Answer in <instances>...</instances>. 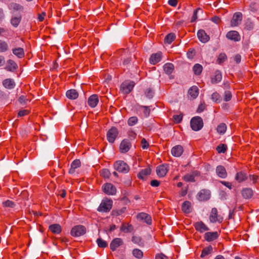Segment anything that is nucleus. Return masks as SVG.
Masks as SVG:
<instances>
[{"label": "nucleus", "instance_id": "f257e3e1", "mask_svg": "<svg viewBox=\"0 0 259 259\" xmlns=\"http://www.w3.org/2000/svg\"><path fill=\"white\" fill-rule=\"evenodd\" d=\"M113 205V201L111 199L104 198L101 201L97 210L101 212H108L110 211Z\"/></svg>", "mask_w": 259, "mask_h": 259}, {"label": "nucleus", "instance_id": "f03ea898", "mask_svg": "<svg viewBox=\"0 0 259 259\" xmlns=\"http://www.w3.org/2000/svg\"><path fill=\"white\" fill-rule=\"evenodd\" d=\"M86 228L81 225L74 226L71 230L70 234L72 236L77 237L84 235L86 233Z\"/></svg>", "mask_w": 259, "mask_h": 259}, {"label": "nucleus", "instance_id": "7ed1b4c3", "mask_svg": "<svg viewBox=\"0 0 259 259\" xmlns=\"http://www.w3.org/2000/svg\"><path fill=\"white\" fill-rule=\"evenodd\" d=\"M114 168L119 172L126 174L130 170L129 166L123 161L118 160L114 162Z\"/></svg>", "mask_w": 259, "mask_h": 259}, {"label": "nucleus", "instance_id": "20e7f679", "mask_svg": "<svg viewBox=\"0 0 259 259\" xmlns=\"http://www.w3.org/2000/svg\"><path fill=\"white\" fill-rule=\"evenodd\" d=\"M190 124L191 128L195 131H199L203 126L202 119L199 116L193 117L191 120Z\"/></svg>", "mask_w": 259, "mask_h": 259}, {"label": "nucleus", "instance_id": "39448f33", "mask_svg": "<svg viewBox=\"0 0 259 259\" xmlns=\"http://www.w3.org/2000/svg\"><path fill=\"white\" fill-rule=\"evenodd\" d=\"M135 83L133 81H125L120 86V91L124 94H129L133 89Z\"/></svg>", "mask_w": 259, "mask_h": 259}, {"label": "nucleus", "instance_id": "423d86ee", "mask_svg": "<svg viewBox=\"0 0 259 259\" xmlns=\"http://www.w3.org/2000/svg\"><path fill=\"white\" fill-rule=\"evenodd\" d=\"M209 221L212 223L218 222L221 223L223 221V218L218 214V210L216 208H212L209 215Z\"/></svg>", "mask_w": 259, "mask_h": 259}, {"label": "nucleus", "instance_id": "0eeeda50", "mask_svg": "<svg viewBox=\"0 0 259 259\" xmlns=\"http://www.w3.org/2000/svg\"><path fill=\"white\" fill-rule=\"evenodd\" d=\"M103 192L108 195H113L116 193V187L111 183H106L102 186Z\"/></svg>", "mask_w": 259, "mask_h": 259}, {"label": "nucleus", "instance_id": "6e6552de", "mask_svg": "<svg viewBox=\"0 0 259 259\" xmlns=\"http://www.w3.org/2000/svg\"><path fill=\"white\" fill-rule=\"evenodd\" d=\"M118 134V131L115 127H112L107 132V139L109 142L114 143Z\"/></svg>", "mask_w": 259, "mask_h": 259}, {"label": "nucleus", "instance_id": "1a4fd4ad", "mask_svg": "<svg viewBox=\"0 0 259 259\" xmlns=\"http://www.w3.org/2000/svg\"><path fill=\"white\" fill-rule=\"evenodd\" d=\"M168 170V164H163L157 167L156 173L159 177H164L167 173Z\"/></svg>", "mask_w": 259, "mask_h": 259}, {"label": "nucleus", "instance_id": "9d476101", "mask_svg": "<svg viewBox=\"0 0 259 259\" xmlns=\"http://www.w3.org/2000/svg\"><path fill=\"white\" fill-rule=\"evenodd\" d=\"M132 146L131 143L127 139L123 140L119 146L120 152L124 153L129 151Z\"/></svg>", "mask_w": 259, "mask_h": 259}, {"label": "nucleus", "instance_id": "9b49d317", "mask_svg": "<svg viewBox=\"0 0 259 259\" xmlns=\"http://www.w3.org/2000/svg\"><path fill=\"white\" fill-rule=\"evenodd\" d=\"M210 191L207 190H201L197 194V197L199 201H206L210 198Z\"/></svg>", "mask_w": 259, "mask_h": 259}, {"label": "nucleus", "instance_id": "f8f14e48", "mask_svg": "<svg viewBox=\"0 0 259 259\" xmlns=\"http://www.w3.org/2000/svg\"><path fill=\"white\" fill-rule=\"evenodd\" d=\"M242 15L240 12L235 13L231 20V25L232 27L237 26L242 20Z\"/></svg>", "mask_w": 259, "mask_h": 259}, {"label": "nucleus", "instance_id": "ddd939ff", "mask_svg": "<svg viewBox=\"0 0 259 259\" xmlns=\"http://www.w3.org/2000/svg\"><path fill=\"white\" fill-rule=\"evenodd\" d=\"M248 178V176L245 171H239L235 175V179L238 183H240L245 181Z\"/></svg>", "mask_w": 259, "mask_h": 259}, {"label": "nucleus", "instance_id": "4468645a", "mask_svg": "<svg viewBox=\"0 0 259 259\" xmlns=\"http://www.w3.org/2000/svg\"><path fill=\"white\" fill-rule=\"evenodd\" d=\"M184 152L183 147L181 145H176L171 150V154L175 157L181 156Z\"/></svg>", "mask_w": 259, "mask_h": 259}, {"label": "nucleus", "instance_id": "2eb2a0df", "mask_svg": "<svg viewBox=\"0 0 259 259\" xmlns=\"http://www.w3.org/2000/svg\"><path fill=\"white\" fill-rule=\"evenodd\" d=\"M197 36L199 40L203 43L207 42L210 38L209 35H208L205 31L203 29L198 30L197 32Z\"/></svg>", "mask_w": 259, "mask_h": 259}, {"label": "nucleus", "instance_id": "dca6fc26", "mask_svg": "<svg viewBox=\"0 0 259 259\" xmlns=\"http://www.w3.org/2000/svg\"><path fill=\"white\" fill-rule=\"evenodd\" d=\"M88 105L92 108H95L99 103V97L96 94L91 96L88 101Z\"/></svg>", "mask_w": 259, "mask_h": 259}, {"label": "nucleus", "instance_id": "f3484780", "mask_svg": "<svg viewBox=\"0 0 259 259\" xmlns=\"http://www.w3.org/2000/svg\"><path fill=\"white\" fill-rule=\"evenodd\" d=\"M226 37L229 39L233 40L235 41H238L240 39L239 33L235 30L229 31L226 34Z\"/></svg>", "mask_w": 259, "mask_h": 259}, {"label": "nucleus", "instance_id": "a211bd4d", "mask_svg": "<svg viewBox=\"0 0 259 259\" xmlns=\"http://www.w3.org/2000/svg\"><path fill=\"white\" fill-rule=\"evenodd\" d=\"M123 243L122 240L119 238L114 239L111 242L110 247V249L113 251H115L117 248L121 245Z\"/></svg>", "mask_w": 259, "mask_h": 259}, {"label": "nucleus", "instance_id": "6ab92c4d", "mask_svg": "<svg viewBox=\"0 0 259 259\" xmlns=\"http://www.w3.org/2000/svg\"><path fill=\"white\" fill-rule=\"evenodd\" d=\"M137 218L140 220L144 221L148 225L152 223V220L150 215L144 212H141L138 214Z\"/></svg>", "mask_w": 259, "mask_h": 259}, {"label": "nucleus", "instance_id": "aec40b11", "mask_svg": "<svg viewBox=\"0 0 259 259\" xmlns=\"http://www.w3.org/2000/svg\"><path fill=\"white\" fill-rule=\"evenodd\" d=\"M219 237V234L217 232H207L204 234V239L208 242L212 241L217 239Z\"/></svg>", "mask_w": 259, "mask_h": 259}, {"label": "nucleus", "instance_id": "412c9836", "mask_svg": "<svg viewBox=\"0 0 259 259\" xmlns=\"http://www.w3.org/2000/svg\"><path fill=\"white\" fill-rule=\"evenodd\" d=\"M195 229L200 233L209 230V228L201 221L196 222L194 224Z\"/></svg>", "mask_w": 259, "mask_h": 259}, {"label": "nucleus", "instance_id": "4be33fe9", "mask_svg": "<svg viewBox=\"0 0 259 259\" xmlns=\"http://www.w3.org/2000/svg\"><path fill=\"white\" fill-rule=\"evenodd\" d=\"M241 193L244 199H250L253 196V192L251 188H245L242 189Z\"/></svg>", "mask_w": 259, "mask_h": 259}, {"label": "nucleus", "instance_id": "5701e85b", "mask_svg": "<svg viewBox=\"0 0 259 259\" xmlns=\"http://www.w3.org/2000/svg\"><path fill=\"white\" fill-rule=\"evenodd\" d=\"M216 173L218 177L221 178H226L227 177V171L222 165H219L216 168Z\"/></svg>", "mask_w": 259, "mask_h": 259}, {"label": "nucleus", "instance_id": "b1692460", "mask_svg": "<svg viewBox=\"0 0 259 259\" xmlns=\"http://www.w3.org/2000/svg\"><path fill=\"white\" fill-rule=\"evenodd\" d=\"M162 57V53L158 52L152 54L150 58V62L152 64L155 65L160 61Z\"/></svg>", "mask_w": 259, "mask_h": 259}, {"label": "nucleus", "instance_id": "393cba45", "mask_svg": "<svg viewBox=\"0 0 259 259\" xmlns=\"http://www.w3.org/2000/svg\"><path fill=\"white\" fill-rule=\"evenodd\" d=\"M3 85L5 88L11 90L14 88L15 83L13 79L11 78H7L3 80Z\"/></svg>", "mask_w": 259, "mask_h": 259}, {"label": "nucleus", "instance_id": "a878e982", "mask_svg": "<svg viewBox=\"0 0 259 259\" xmlns=\"http://www.w3.org/2000/svg\"><path fill=\"white\" fill-rule=\"evenodd\" d=\"M66 95L68 99L75 100L78 98V93L75 90L71 89L66 92Z\"/></svg>", "mask_w": 259, "mask_h": 259}, {"label": "nucleus", "instance_id": "bb28decb", "mask_svg": "<svg viewBox=\"0 0 259 259\" xmlns=\"http://www.w3.org/2000/svg\"><path fill=\"white\" fill-rule=\"evenodd\" d=\"M199 90L196 86L192 87L188 91V95L193 99L197 98Z\"/></svg>", "mask_w": 259, "mask_h": 259}, {"label": "nucleus", "instance_id": "cd10ccee", "mask_svg": "<svg viewBox=\"0 0 259 259\" xmlns=\"http://www.w3.org/2000/svg\"><path fill=\"white\" fill-rule=\"evenodd\" d=\"M49 230L54 234H59L62 231V227L60 225L55 224L49 226Z\"/></svg>", "mask_w": 259, "mask_h": 259}, {"label": "nucleus", "instance_id": "c85d7f7f", "mask_svg": "<svg viewBox=\"0 0 259 259\" xmlns=\"http://www.w3.org/2000/svg\"><path fill=\"white\" fill-rule=\"evenodd\" d=\"M151 174V169L146 168L141 170L138 174V178L141 180H144L145 178Z\"/></svg>", "mask_w": 259, "mask_h": 259}, {"label": "nucleus", "instance_id": "c756f323", "mask_svg": "<svg viewBox=\"0 0 259 259\" xmlns=\"http://www.w3.org/2000/svg\"><path fill=\"white\" fill-rule=\"evenodd\" d=\"M17 65L16 63L12 60H9L7 61V64L6 66L5 69L9 71H14L16 69Z\"/></svg>", "mask_w": 259, "mask_h": 259}, {"label": "nucleus", "instance_id": "7c9ffc66", "mask_svg": "<svg viewBox=\"0 0 259 259\" xmlns=\"http://www.w3.org/2000/svg\"><path fill=\"white\" fill-rule=\"evenodd\" d=\"M222 78V73L221 71L217 70L214 72V75L211 77V83H217L221 81Z\"/></svg>", "mask_w": 259, "mask_h": 259}, {"label": "nucleus", "instance_id": "2f4dec72", "mask_svg": "<svg viewBox=\"0 0 259 259\" xmlns=\"http://www.w3.org/2000/svg\"><path fill=\"white\" fill-rule=\"evenodd\" d=\"M80 166V161L79 159H75L71 164V167L69 170V173L72 174L75 172L76 168Z\"/></svg>", "mask_w": 259, "mask_h": 259}, {"label": "nucleus", "instance_id": "473e14b6", "mask_svg": "<svg viewBox=\"0 0 259 259\" xmlns=\"http://www.w3.org/2000/svg\"><path fill=\"white\" fill-rule=\"evenodd\" d=\"M182 210L185 213H189L191 211V203L188 201H185L182 205Z\"/></svg>", "mask_w": 259, "mask_h": 259}, {"label": "nucleus", "instance_id": "72a5a7b5", "mask_svg": "<svg viewBox=\"0 0 259 259\" xmlns=\"http://www.w3.org/2000/svg\"><path fill=\"white\" fill-rule=\"evenodd\" d=\"M13 53L19 58H22L24 56V51L22 48H17L12 50Z\"/></svg>", "mask_w": 259, "mask_h": 259}, {"label": "nucleus", "instance_id": "f704fd0d", "mask_svg": "<svg viewBox=\"0 0 259 259\" xmlns=\"http://www.w3.org/2000/svg\"><path fill=\"white\" fill-rule=\"evenodd\" d=\"M9 9L14 11H21L23 9V6L19 4L12 3L8 6Z\"/></svg>", "mask_w": 259, "mask_h": 259}, {"label": "nucleus", "instance_id": "c9c22d12", "mask_svg": "<svg viewBox=\"0 0 259 259\" xmlns=\"http://www.w3.org/2000/svg\"><path fill=\"white\" fill-rule=\"evenodd\" d=\"M163 69L166 74H170L174 70V66L172 63H167L163 66Z\"/></svg>", "mask_w": 259, "mask_h": 259}, {"label": "nucleus", "instance_id": "e433bc0d", "mask_svg": "<svg viewBox=\"0 0 259 259\" xmlns=\"http://www.w3.org/2000/svg\"><path fill=\"white\" fill-rule=\"evenodd\" d=\"M203 70V67L201 65L199 64H196L193 67V71L194 74L196 75H200Z\"/></svg>", "mask_w": 259, "mask_h": 259}, {"label": "nucleus", "instance_id": "4c0bfd02", "mask_svg": "<svg viewBox=\"0 0 259 259\" xmlns=\"http://www.w3.org/2000/svg\"><path fill=\"white\" fill-rule=\"evenodd\" d=\"M133 226L128 224H123L120 228V230L124 233H128L133 230Z\"/></svg>", "mask_w": 259, "mask_h": 259}, {"label": "nucleus", "instance_id": "58836bf2", "mask_svg": "<svg viewBox=\"0 0 259 259\" xmlns=\"http://www.w3.org/2000/svg\"><path fill=\"white\" fill-rule=\"evenodd\" d=\"M21 20V16L13 17L11 19V24L15 27H17Z\"/></svg>", "mask_w": 259, "mask_h": 259}, {"label": "nucleus", "instance_id": "ea45409f", "mask_svg": "<svg viewBox=\"0 0 259 259\" xmlns=\"http://www.w3.org/2000/svg\"><path fill=\"white\" fill-rule=\"evenodd\" d=\"M227 130V125L225 123H222L220 124L217 128V132L220 134H224Z\"/></svg>", "mask_w": 259, "mask_h": 259}, {"label": "nucleus", "instance_id": "a19ab883", "mask_svg": "<svg viewBox=\"0 0 259 259\" xmlns=\"http://www.w3.org/2000/svg\"><path fill=\"white\" fill-rule=\"evenodd\" d=\"M176 38L174 33H170L168 34L165 37L164 41L168 44H170Z\"/></svg>", "mask_w": 259, "mask_h": 259}, {"label": "nucleus", "instance_id": "79ce46f5", "mask_svg": "<svg viewBox=\"0 0 259 259\" xmlns=\"http://www.w3.org/2000/svg\"><path fill=\"white\" fill-rule=\"evenodd\" d=\"M101 176L105 179H109L111 176L110 171L107 168L101 169L100 171Z\"/></svg>", "mask_w": 259, "mask_h": 259}, {"label": "nucleus", "instance_id": "37998d69", "mask_svg": "<svg viewBox=\"0 0 259 259\" xmlns=\"http://www.w3.org/2000/svg\"><path fill=\"white\" fill-rule=\"evenodd\" d=\"M133 255L137 258H141L143 256V251L139 249H134L133 250Z\"/></svg>", "mask_w": 259, "mask_h": 259}, {"label": "nucleus", "instance_id": "c03bdc74", "mask_svg": "<svg viewBox=\"0 0 259 259\" xmlns=\"http://www.w3.org/2000/svg\"><path fill=\"white\" fill-rule=\"evenodd\" d=\"M211 99L216 103H220L222 100L220 95L217 92H214L211 95Z\"/></svg>", "mask_w": 259, "mask_h": 259}, {"label": "nucleus", "instance_id": "a18cd8bd", "mask_svg": "<svg viewBox=\"0 0 259 259\" xmlns=\"http://www.w3.org/2000/svg\"><path fill=\"white\" fill-rule=\"evenodd\" d=\"M138 121V118L136 116H132L128 118L127 124L129 126H133L137 124Z\"/></svg>", "mask_w": 259, "mask_h": 259}, {"label": "nucleus", "instance_id": "49530a36", "mask_svg": "<svg viewBox=\"0 0 259 259\" xmlns=\"http://www.w3.org/2000/svg\"><path fill=\"white\" fill-rule=\"evenodd\" d=\"M227 149L226 145L222 144L218 145L216 148L217 151L219 153H225Z\"/></svg>", "mask_w": 259, "mask_h": 259}, {"label": "nucleus", "instance_id": "de8ad7c7", "mask_svg": "<svg viewBox=\"0 0 259 259\" xmlns=\"http://www.w3.org/2000/svg\"><path fill=\"white\" fill-rule=\"evenodd\" d=\"M8 45L4 41L0 40V52H4L8 50Z\"/></svg>", "mask_w": 259, "mask_h": 259}, {"label": "nucleus", "instance_id": "09e8293b", "mask_svg": "<svg viewBox=\"0 0 259 259\" xmlns=\"http://www.w3.org/2000/svg\"><path fill=\"white\" fill-rule=\"evenodd\" d=\"M183 179L186 182H194L195 176L193 174H187L184 176Z\"/></svg>", "mask_w": 259, "mask_h": 259}, {"label": "nucleus", "instance_id": "8fccbe9b", "mask_svg": "<svg viewBox=\"0 0 259 259\" xmlns=\"http://www.w3.org/2000/svg\"><path fill=\"white\" fill-rule=\"evenodd\" d=\"M232 97V93L229 91H225L224 95V100L225 101H229Z\"/></svg>", "mask_w": 259, "mask_h": 259}, {"label": "nucleus", "instance_id": "3c124183", "mask_svg": "<svg viewBox=\"0 0 259 259\" xmlns=\"http://www.w3.org/2000/svg\"><path fill=\"white\" fill-rule=\"evenodd\" d=\"M97 243L98 246L101 248H105L107 246V242L101 238H98L97 240Z\"/></svg>", "mask_w": 259, "mask_h": 259}, {"label": "nucleus", "instance_id": "603ef678", "mask_svg": "<svg viewBox=\"0 0 259 259\" xmlns=\"http://www.w3.org/2000/svg\"><path fill=\"white\" fill-rule=\"evenodd\" d=\"M212 250L211 247L204 248L201 252L200 256L203 257L209 254Z\"/></svg>", "mask_w": 259, "mask_h": 259}, {"label": "nucleus", "instance_id": "864d4df0", "mask_svg": "<svg viewBox=\"0 0 259 259\" xmlns=\"http://www.w3.org/2000/svg\"><path fill=\"white\" fill-rule=\"evenodd\" d=\"M226 59H227V56H226V55L225 54H224V53H221V54H220L219 55V56L218 57V60H217V62L219 64H222Z\"/></svg>", "mask_w": 259, "mask_h": 259}, {"label": "nucleus", "instance_id": "5fc2aeb1", "mask_svg": "<svg viewBox=\"0 0 259 259\" xmlns=\"http://www.w3.org/2000/svg\"><path fill=\"white\" fill-rule=\"evenodd\" d=\"M154 94V91L151 89H150V88L147 89L145 91V94L146 96L149 99L152 98V97H153Z\"/></svg>", "mask_w": 259, "mask_h": 259}, {"label": "nucleus", "instance_id": "6e6d98bb", "mask_svg": "<svg viewBox=\"0 0 259 259\" xmlns=\"http://www.w3.org/2000/svg\"><path fill=\"white\" fill-rule=\"evenodd\" d=\"M141 146L143 149H146L149 147V143L147 142L145 138H143L141 140Z\"/></svg>", "mask_w": 259, "mask_h": 259}, {"label": "nucleus", "instance_id": "4d7b16f0", "mask_svg": "<svg viewBox=\"0 0 259 259\" xmlns=\"http://www.w3.org/2000/svg\"><path fill=\"white\" fill-rule=\"evenodd\" d=\"M141 108L143 109V113L145 116H148L150 113V109L147 106H142Z\"/></svg>", "mask_w": 259, "mask_h": 259}, {"label": "nucleus", "instance_id": "13d9d810", "mask_svg": "<svg viewBox=\"0 0 259 259\" xmlns=\"http://www.w3.org/2000/svg\"><path fill=\"white\" fill-rule=\"evenodd\" d=\"M183 118V116L181 115H175L173 116V119L175 122L178 123H180Z\"/></svg>", "mask_w": 259, "mask_h": 259}, {"label": "nucleus", "instance_id": "bf43d9fd", "mask_svg": "<svg viewBox=\"0 0 259 259\" xmlns=\"http://www.w3.org/2000/svg\"><path fill=\"white\" fill-rule=\"evenodd\" d=\"M249 179L252 182L253 184H255L257 182L258 177L257 175H250L249 176Z\"/></svg>", "mask_w": 259, "mask_h": 259}, {"label": "nucleus", "instance_id": "052dcab7", "mask_svg": "<svg viewBox=\"0 0 259 259\" xmlns=\"http://www.w3.org/2000/svg\"><path fill=\"white\" fill-rule=\"evenodd\" d=\"M29 113V111L28 110H26V109L21 110H20L18 112V116L22 117V116H23L28 114Z\"/></svg>", "mask_w": 259, "mask_h": 259}, {"label": "nucleus", "instance_id": "680f3d73", "mask_svg": "<svg viewBox=\"0 0 259 259\" xmlns=\"http://www.w3.org/2000/svg\"><path fill=\"white\" fill-rule=\"evenodd\" d=\"M3 204L6 207H13L14 206V203L13 202L10 200H7L3 202Z\"/></svg>", "mask_w": 259, "mask_h": 259}, {"label": "nucleus", "instance_id": "e2e57ef3", "mask_svg": "<svg viewBox=\"0 0 259 259\" xmlns=\"http://www.w3.org/2000/svg\"><path fill=\"white\" fill-rule=\"evenodd\" d=\"M127 134H128V137L131 139H134L136 137V136H137V134H136V133L132 130L129 131L128 132Z\"/></svg>", "mask_w": 259, "mask_h": 259}, {"label": "nucleus", "instance_id": "0e129e2a", "mask_svg": "<svg viewBox=\"0 0 259 259\" xmlns=\"http://www.w3.org/2000/svg\"><path fill=\"white\" fill-rule=\"evenodd\" d=\"M195 55V50L194 49H190L187 52V56L189 58H192Z\"/></svg>", "mask_w": 259, "mask_h": 259}, {"label": "nucleus", "instance_id": "69168bd1", "mask_svg": "<svg viewBox=\"0 0 259 259\" xmlns=\"http://www.w3.org/2000/svg\"><path fill=\"white\" fill-rule=\"evenodd\" d=\"M155 259H169L168 257L163 253L157 254L155 256Z\"/></svg>", "mask_w": 259, "mask_h": 259}, {"label": "nucleus", "instance_id": "338daca9", "mask_svg": "<svg viewBox=\"0 0 259 259\" xmlns=\"http://www.w3.org/2000/svg\"><path fill=\"white\" fill-rule=\"evenodd\" d=\"M199 9H196L194 11L193 15L191 19V22H195L197 19V12Z\"/></svg>", "mask_w": 259, "mask_h": 259}, {"label": "nucleus", "instance_id": "774afa93", "mask_svg": "<svg viewBox=\"0 0 259 259\" xmlns=\"http://www.w3.org/2000/svg\"><path fill=\"white\" fill-rule=\"evenodd\" d=\"M150 184L153 187H158L160 184V182L156 180H153L151 181Z\"/></svg>", "mask_w": 259, "mask_h": 259}]
</instances>
